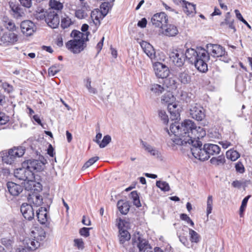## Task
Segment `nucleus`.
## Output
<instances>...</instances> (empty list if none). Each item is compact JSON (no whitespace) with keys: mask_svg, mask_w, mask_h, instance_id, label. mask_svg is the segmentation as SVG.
Wrapping results in <instances>:
<instances>
[{"mask_svg":"<svg viewBox=\"0 0 252 252\" xmlns=\"http://www.w3.org/2000/svg\"><path fill=\"white\" fill-rule=\"evenodd\" d=\"M99 158L95 157L90 158L83 166L82 169L84 170L93 164L94 162L98 160Z\"/></svg>","mask_w":252,"mask_h":252,"instance_id":"43","label":"nucleus"},{"mask_svg":"<svg viewBox=\"0 0 252 252\" xmlns=\"http://www.w3.org/2000/svg\"><path fill=\"white\" fill-rule=\"evenodd\" d=\"M170 130L171 132L173 133L175 136L174 138H180V124H172L170 126ZM172 138L171 140L173 141Z\"/></svg>","mask_w":252,"mask_h":252,"instance_id":"33","label":"nucleus"},{"mask_svg":"<svg viewBox=\"0 0 252 252\" xmlns=\"http://www.w3.org/2000/svg\"><path fill=\"white\" fill-rule=\"evenodd\" d=\"M45 237H46L45 232L44 231H42L41 232L40 234L37 237L36 240H35V239H32L34 240L35 241H37L40 243L39 241H43L45 239Z\"/></svg>","mask_w":252,"mask_h":252,"instance_id":"62","label":"nucleus"},{"mask_svg":"<svg viewBox=\"0 0 252 252\" xmlns=\"http://www.w3.org/2000/svg\"><path fill=\"white\" fill-rule=\"evenodd\" d=\"M208 48H210L211 55L214 57H225L226 53L225 49L218 44H210Z\"/></svg>","mask_w":252,"mask_h":252,"instance_id":"19","label":"nucleus"},{"mask_svg":"<svg viewBox=\"0 0 252 252\" xmlns=\"http://www.w3.org/2000/svg\"><path fill=\"white\" fill-rule=\"evenodd\" d=\"M162 29L163 30V33L165 35L169 36H175L178 32L176 27L172 25H167L166 24L162 28Z\"/></svg>","mask_w":252,"mask_h":252,"instance_id":"23","label":"nucleus"},{"mask_svg":"<svg viewBox=\"0 0 252 252\" xmlns=\"http://www.w3.org/2000/svg\"><path fill=\"white\" fill-rule=\"evenodd\" d=\"M189 115L197 121H201L205 118V112L203 107L196 103H190L189 102Z\"/></svg>","mask_w":252,"mask_h":252,"instance_id":"8","label":"nucleus"},{"mask_svg":"<svg viewBox=\"0 0 252 252\" xmlns=\"http://www.w3.org/2000/svg\"><path fill=\"white\" fill-rule=\"evenodd\" d=\"M196 131L195 124L191 120H185L180 124V138L172 139L173 143L176 145H189L192 147V142L197 141L193 140V135Z\"/></svg>","mask_w":252,"mask_h":252,"instance_id":"3","label":"nucleus"},{"mask_svg":"<svg viewBox=\"0 0 252 252\" xmlns=\"http://www.w3.org/2000/svg\"><path fill=\"white\" fill-rule=\"evenodd\" d=\"M9 121V117L3 112H0V125H5Z\"/></svg>","mask_w":252,"mask_h":252,"instance_id":"49","label":"nucleus"},{"mask_svg":"<svg viewBox=\"0 0 252 252\" xmlns=\"http://www.w3.org/2000/svg\"><path fill=\"white\" fill-rule=\"evenodd\" d=\"M202 142L199 140L192 142L190 151L193 157L201 161L208 159L211 156L218 155L220 151V147L216 144L207 143L202 147Z\"/></svg>","mask_w":252,"mask_h":252,"instance_id":"2","label":"nucleus"},{"mask_svg":"<svg viewBox=\"0 0 252 252\" xmlns=\"http://www.w3.org/2000/svg\"><path fill=\"white\" fill-rule=\"evenodd\" d=\"M141 46L144 53L150 58L152 62L157 60L156 52L152 45L147 42L143 41L141 43Z\"/></svg>","mask_w":252,"mask_h":252,"instance_id":"18","label":"nucleus"},{"mask_svg":"<svg viewBox=\"0 0 252 252\" xmlns=\"http://www.w3.org/2000/svg\"><path fill=\"white\" fill-rule=\"evenodd\" d=\"M213 208V197L212 196L209 195L208 197L207 202V214L209 215L211 213Z\"/></svg>","mask_w":252,"mask_h":252,"instance_id":"47","label":"nucleus"},{"mask_svg":"<svg viewBox=\"0 0 252 252\" xmlns=\"http://www.w3.org/2000/svg\"><path fill=\"white\" fill-rule=\"evenodd\" d=\"M183 10L187 14L189 15L195 13V5L185 0L183 1Z\"/></svg>","mask_w":252,"mask_h":252,"instance_id":"29","label":"nucleus"},{"mask_svg":"<svg viewBox=\"0 0 252 252\" xmlns=\"http://www.w3.org/2000/svg\"><path fill=\"white\" fill-rule=\"evenodd\" d=\"M132 247L129 248L128 252H149L148 250L151 248L148 241L139 235L135 236L132 238Z\"/></svg>","mask_w":252,"mask_h":252,"instance_id":"5","label":"nucleus"},{"mask_svg":"<svg viewBox=\"0 0 252 252\" xmlns=\"http://www.w3.org/2000/svg\"><path fill=\"white\" fill-rule=\"evenodd\" d=\"M61 69L60 64H55L52 66L48 69V74L51 76H54L57 73H58Z\"/></svg>","mask_w":252,"mask_h":252,"instance_id":"42","label":"nucleus"},{"mask_svg":"<svg viewBox=\"0 0 252 252\" xmlns=\"http://www.w3.org/2000/svg\"><path fill=\"white\" fill-rule=\"evenodd\" d=\"M48 12V10L44 11L43 9L38 8V10L36 11V12L34 14V17L38 20H44L46 22V15Z\"/></svg>","mask_w":252,"mask_h":252,"instance_id":"39","label":"nucleus"},{"mask_svg":"<svg viewBox=\"0 0 252 252\" xmlns=\"http://www.w3.org/2000/svg\"><path fill=\"white\" fill-rule=\"evenodd\" d=\"M7 187L9 193L13 196H18L23 191L21 186L12 182H8Z\"/></svg>","mask_w":252,"mask_h":252,"instance_id":"21","label":"nucleus"},{"mask_svg":"<svg viewBox=\"0 0 252 252\" xmlns=\"http://www.w3.org/2000/svg\"><path fill=\"white\" fill-rule=\"evenodd\" d=\"M185 54V58L191 63H194L197 70L201 72L208 70L207 62L210 60L208 52L203 48L197 47L196 49L188 48Z\"/></svg>","mask_w":252,"mask_h":252,"instance_id":"1","label":"nucleus"},{"mask_svg":"<svg viewBox=\"0 0 252 252\" xmlns=\"http://www.w3.org/2000/svg\"><path fill=\"white\" fill-rule=\"evenodd\" d=\"M171 115V119L172 120H177L180 116L179 110H175L169 111Z\"/></svg>","mask_w":252,"mask_h":252,"instance_id":"54","label":"nucleus"},{"mask_svg":"<svg viewBox=\"0 0 252 252\" xmlns=\"http://www.w3.org/2000/svg\"><path fill=\"white\" fill-rule=\"evenodd\" d=\"M179 238L180 241L186 247H189V242L188 240V239L185 236H179Z\"/></svg>","mask_w":252,"mask_h":252,"instance_id":"60","label":"nucleus"},{"mask_svg":"<svg viewBox=\"0 0 252 252\" xmlns=\"http://www.w3.org/2000/svg\"><path fill=\"white\" fill-rule=\"evenodd\" d=\"M33 203L36 206L40 205L42 203V198L40 195H35L33 196Z\"/></svg>","mask_w":252,"mask_h":252,"instance_id":"52","label":"nucleus"},{"mask_svg":"<svg viewBox=\"0 0 252 252\" xmlns=\"http://www.w3.org/2000/svg\"><path fill=\"white\" fill-rule=\"evenodd\" d=\"M111 141V137L109 135L104 136L101 142L99 144V147L103 148L105 147Z\"/></svg>","mask_w":252,"mask_h":252,"instance_id":"44","label":"nucleus"},{"mask_svg":"<svg viewBox=\"0 0 252 252\" xmlns=\"http://www.w3.org/2000/svg\"><path fill=\"white\" fill-rule=\"evenodd\" d=\"M24 166H27L33 173L42 171L45 166V162L37 159H29L24 162Z\"/></svg>","mask_w":252,"mask_h":252,"instance_id":"12","label":"nucleus"},{"mask_svg":"<svg viewBox=\"0 0 252 252\" xmlns=\"http://www.w3.org/2000/svg\"><path fill=\"white\" fill-rule=\"evenodd\" d=\"M251 195H248L243 199L241 207L240 208V216H242L243 212H244L245 208H246L248 200L251 197Z\"/></svg>","mask_w":252,"mask_h":252,"instance_id":"45","label":"nucleus"},{"mask_svg":"<svg viewBox=\"0 0 252 252\" xmlns=\"http://www.w3.org/2000/svg\"><path fill=\"white\" fill-rule=\"evenodd\" d=\"M14 176L20 180L32 182L34 179V173L28 169L27 166H24L22 163V167L16 169L14 171Z\"/></svg>","mask_w":252,"mask_h":252,"instance_id":"9","label":"nucleus"},{"mask_svg":"<svg viewBox=\"0 0 252 252\" xmlns=\"http://www.w3.org/2000/svg\"><path fill=\"white\" fill-rule=\"evenodd\" d=\"M178 79L182 84H188L191 81V76L188 70H185L179 73Z\"/></svg>","mask_w":252,"mask_h":252,"instance_id":"28","label":"nucleus"},{"mask_svg":"<svg viewBox=\"0 0 252 252\" xmlns=\"http://www.w3.org/2000/svg\"><path fill=\"white\" fill-rule=\"evenodd\" d=\"M21 4H22L24 7H30L32 5V0H19Z\"/></svg>","mask_w":252,"mask_h":252,"instance_id":"61","label":"nucleus"},{"mask_svg":"<svg viewBox=\"0 0 252 252\" xmlns=\"http://www.w3.org/2000/svg\"><path fill=\"white\" fill-rule=\"evenodd\" d=\"M20 27L22 33L27 36L32 35L36 29L34 23L29 20L22 22Z\"/></svg>","mask_w":252,"mask_h":252,"instance_id":"16","label":"nucleus"},{"mask_svg":"<svg viewBox=\"0 0 252 252\" xmlns=\"http://www.w3.org/2000/svg\"><path fill=\"white\" fill-rule=\"evenodd\" d=\"M74 246L77 247L79 249H83L84 248V243L81 239H76L74 240Z\"/></svg>","mask_w":252,"mask_h":252,"instance_id":"55","label":"nucleus"},{"mask_svg":"<svg viewBox=\"0 0 252 252\" xmlns=\"http://www.w3.org/2000/svg\"><path fill=\"white\" fill-rule=\"evenodd\" d=\"M86 41L78 39L70 40L66 43L67 48L74 54H78L83 51L86 46Z\"/></svg>","mask_w":252,"mask_h":252,"instance_id":"10","label":"nucleus"},{"mask_svg":"<svg viewBox=\"0 0 252 252\" xmlns=\"http://www.w3.org/2000/svg\"><path fill=\"white\" fill-rule=\"evenodd\" d=\"M156 186L164 191H168L170 190L169 184L165 181H158L156 182Z\"/></svg>","mask_w":252,"mask_h":252,"instance_id":"41","label":"nucleus"},{"mask_svg":"<svg viewBox=\"0 0 252 252\" xmlns=\"http://www.w3.org/2000/svg\"><path fill=\"white\" fill-rule=\"evenodd\" d=\"M1 41L7 45L13 44L18 40V36L13 32H5L0 37Z\"/></svg>","mask_w":252,"mask_h":252,"instance_id":"20","label":"nucleus"},{"mask_svg":"<svg viewBox=\"0 0 252 252\" xmlns=\"http://www.w3.org/2000/svg\"><path fill=\"white\" fill-rule=\"evenodd\" d=\"M117 207L121 213L124 215H126L128 213L130 208L128 202L123 200L118 202Z\"/></svg>","mask_w":252,"mask_h":252,"instance_id":"27","label":"nucleus"},{"mask_svg":"<svg viewBox=\"0 0 252 252\" xmlns=\"http://www.w3.org/2000/svg\"><path fill=\"white\" fill-rule=\"evenodd\" d=\"M36 217L38 220L41 224H45L48 220L47 209L44 207H40L36 210Z\"/></svg>","mask_w":252,"mask_h":252,"instance_id":"22","label":"nucleus"},{"mask_svg":"<svg viewBox=\"0 0 252 252\" xmlns=\"http://www.w3.org/2000/svg\"><path fill=\"white\" fill-rule=\"evenodd\" d=\"M86 87L88 89L90 93L96 94L97 92L95 88H93L91 86V79L89 78H87V79Z\"/></svg>","mask_w":252,"mask_h":252,"instance_id":"50","label":"nucleus"},{"mask_svg":"<svg viewBox=\"0 0 252 252\" xmlns=\"http://www.w3.org/2000/svg\"><path fill=\"white\" fill-rule=\"evenodd\" d=\"M10 170L7 168H0V176H7L10 174Z\"/></svg>","mask_w":252,"mask_h":252,"instance_id":"63","label":"nucleus"},{"mask_svg":"<svg viewBox=\"0 0 252 252\" xmlns=\"http://www.w3.org/2000/svg\"><path fill=\"white\" fill-rule=\"evenodd\" d=\"M46 22L52 29L57 28L60 23V18L57 13L55 11L48 10L46 15Z\"/></svg>","mask_w":252,"mask_h":252,"instance_id":"15","label":"nucleus"},{"mask_svg":"<svg viewBox=\"0 0 252 252\" xmlns=\"http://www.w3.org/2000/svg\"><path fill=\"white\" fill-rule=\"evenodd\" d=\"M153 68L155 74L158 78L165 79L169 75L170 71L168 67L160 62L154 63Z\"/></svg>","mask_w":252,"mask_h":252,"instance_id":"13","label":"nucleus"},{"mask_svg":"<svg viewBox=\"0 0 252 252\" xmlns=\"http://www.w3.org/2000/svg\"><path fill=\"white\" fill-rule=\"evenodd\" d=\"M49 5L50 6V8L48 10H60L63 7V4L56 0H50L49 2Z\"/></svg>","mask_w":252,"mask_h":252,"instance_id":"35","label":"nucleus"},{"mask_svg":"<svg viewBox=\"0 0 252 252\" xmlns=\"http://www.w3.org/2000/svg\"><path fill=\"white\" fill-rule=\"evenodd\" d=\"M91 228L83 227L80 229L79 233L81 235L87 237L90 235L89 230Z\"/></svg>","mask_w":252,"mask_h":252,"instance_id":"56","label":"nucleus"},{"mask_svg":"<svg viewBox=\"0 0 252 252\" xmlns=\"http://www.w3.org/2000/svg\"><path fill=\"white\" fill-rule=\"evenodd\" d=\"M2 87L5 91L8 93L12 92L13 90L12 86L6 82L3 83L2 84Z\"/></svg>","mask_w":252,"mask_h":252,"instance_id":"53","label":"nucleus"},{"mask_svg":"<svg viewBox=\"0 0 252 252\" xmlns=\"http://www.w3.org/2000/svg\"><path fill=\"white\" fill-rule=\"evenodd\" d=\"M11 10L13 11L14 17L17 19H19L25 15L23 9L18 6H13Z\"/></svg>","mask_w":252,"mask_h":252,"instance_id":"38","label":"nucleus"},{"mask_svg":"<svg viewBox=\"0 0 252 252\" xmlns=\"http://www.w3.org/2000/svg\"><path fill=\"white\" fill-rule=\"evenodd\" d=\"M189 232L190 237L189 239L191 243H198L200 242L201 239L200 236L196 231L189 228Z\"/></svg>","mask_w":252,"mask_h":252,"instance_id":"31","label":"nucleus"},{"mask_svg":"<svg viewBox=\"0 0 252 252\" xmlns=\"http://www.w3.org/2000/svg\"><path fill=\"white\" fill-rule=\"evenodd\" d=\"M226 156L231 161H235L240 157V155L237 151L230 149L226 152Z\"/></svg>","mask_w":252,"mask_h":252,"instance_id":"34","label":"nucleus"},{"mask_svg":"<svg viewBox=\"0 0 252 252\" xmlns=\"http://www.w3.org/2000/svg\"><path fill=\"white\" fill-rule=\"evenodd\" d=\"M234 19H231V18L227 16L226 17L224 21L221 22L220 25L221 26H223L224 25L227 26L229 29L233 30V32H235L236 31V29L234 25Z\"/></svg>","mask_w":252,"mask_h":252,"instance_id":"32","label":"nucleus"},{"mask_svg":"<svg viewBox=\"0 0 252 252\" xmlns=\"http://www.w3.org/2000/svg\"><path fill=\"white\" fill-rule=\"evenodd\" d=\"M75 15L79 19H83L85 17L86 13L83 10L79 9L76 11Z\"/></svg>","mask_w":252,"mask_h":252,"instance_id":"59","label":"nucleus"},{"mask_svg":"<svg viewBox=\"0 0 252 252\" xmlns=\"http://www.w3.org/2000/svg\"><path fill=\"white\" fill-rule=\"evenodd\" d=\"M150 90L156 95H159L165 91V89L162 85L153 84L150 86Z\"/></svg>","mask_w":252,"mask_h":252,"instance_id":"30","label":"nucleus"},{"mask_svg":"<svg viewBox=\"0 0 252 252\" xmlns=\"http://www.w3.org/2000/svg\"><path fill=\"white\" fill-rule=\"evenodd\" d=\"M40 247V243L32 238H26L22 245H20L10 252H32Z\"/></svg>","mask_w":252,"mask_h":252,"instance_id":"7","label":"nucleus"},{"mask_svg":"<svg viewBox=\"0 0 252 252\" xmlns=\"http://www.w3.org/2000/svg\"><path fill=\"white\" fill-rule=\"evenodd\" d=\"M141 144L142 146V147L145 149V151H146L148 153H149L150 151L154 147L149 144H148V143H147L146 142H145L142 140H141Z\"/></svg>","mask_w":252,"mask_h":252,"instance_id":"58","label":"nucleus"},{"mask_svg":"<svg viewBox=\"0 0 252 252\" xmlns=\"http://www.w3.org/2000/svg\"><path fill=\"white\" fill-rule=\"evenodd\" d=\"M90 32H87L85 33H82L77 30H73L70 34V36L73 39H78L88 41L89 40L88 35Z\"/></svg>","mask_w":252,"mask_h":252,"instance_id":"24","label":"nucleus"},{"mask_svg":"<svg viewBox=\"0 0 252 252\" xmlns=\"http://www.w3.org/2000/svg\"><path fill=\"white\" fill-rule=\"evenodd\" d=\"M21 212L23 217L28 220H32L34 216L33 206L27 203H23L21 206Z\"/></svg>","mask_w":252,"mask_h":252,"instance_id":"17","label":"nucleus"},{"mask_svg":"<svg viewBox=\"0 0 252 252\" xmlns=\"http://www.w3.org/2000/svg\"><path fill=\"white\" fill-rule=\"evenodd\" d=\"M130 197L133 199V204L136 207H139L141 206L137 191H132L130 194Z\"/></svg>","mask_w":252,"mask_h":252,"instance_id":"40","label":"nucleus"},{"mask_svg":"<svg viewBox=\"0 0 252 252\" xmlns=\"http://www.w3.org/2000/svg\"><path fill=\"white\" fill-rule=\"evenodd\" d=\"M195 130H196V131L193 135V140H197L196 139H199L200 137H203L206 135L205 130L202 127H197L195 126Z\"/></svg>","mask_w":252,"mask_h":252,"instance_id":"36","label":"nucleus"},{"mask_svg":"<svg viewBox=\"0 0 252 252\" xmlns=\"http://www.w3.org/2000/svg\"><path fill=\"white\" fill-rule=\"evenodd\" d=\"M158 116L164 124H167L168 123L169 121L168 117L164 110H158Z\"/></svg>","mask_w":252,"mask_h":252,"instance_id":"46","label":"nucleus"},{"mask_svg":"<svg viewBox=\"0 0 252 252\" xmlns=\"http://www.w3.org/2000/svg\"><path fill=\"white\" fill-rule=\"evenodd\" d=\"M71 24V21L69 18H64L61 21V27L63 29L67 28L69 27Z\"/></svg>","mask_w":252,"mask_h":252,"instance_id":"51","label":"nucleus"},{"mask_svg":"<svg viewBox=\"0 0 252 252\" xmlns=\"http://www.w3.org/2000/svg\"><path fill=\"white\" fill-rule=\"evenodd\" d=\"M236 170L240 173H243L245 172V168L242 162H238L235 164Z\"/></svg>","mask_w":252,"mask_h":252,"instance_id":"57","label":"nucleus"},{"mask_svg":"<svg viewBox=\"0 0 252 252\" xmlns=\"http://www.w3.org/2000/svg\"><path fill=\"white\" fill-rule=\"evenodd\" d=\"M117 226L119 230V239L120 244L125 247L126 243L128 242L130 239V235L127 230L125 229L129 227V222L121 218L117 220Z\"/></svg>","mask_w":252,"mask_h":252,"instance_id":"6","label":"nucleus"},{"mask_svg":"<svg viewBox=\"0 0 252 252\" xmlns=\"http://www.w3.org/2000/svg\"><path fill=\"white\" fill-rule=\"evenodd\" d=\"M169 57L175 65L181 67L184 65L185 61V54L181 49L173 50L170 53Z\"/></svg>","mask_w":252,"mask_h":252,"instance_id":"11","label":"nucleus"},{"mask_svg":"<svg viewBox=\"0 0 252 252\" xmlns=\"http://www.w3.org/2000/svg\"><path fill=\"white\" fill-rule=\"evenodd\" d=\"M2 26L9 31H14L16 30V25L12 19L7 17H3L2 20Z\"/></svg>","mask_w":252,"mask_h":252,"instance_id":"25","label":"nucleus"},{"mask_svg":"<svg viewBox=\"0 0 252 252\" xmlns=\"http://www.w3.org/2000/svg\"><path fill=\"white\" fill-rule=\"evenodd\" d=\"M108 5V3L105 2L102 3L100 6L101 13L103 15V17L105 16L108 12L109 9Z\"/></svg>","mask_w":252,"mask_h":252,"instance_id":"48","label":"nucleus"},{"mask_svg":"<svg viewBox=\"0 0 252 252\" xmlns=\"http://www.w3.org/2000/svg\"><path fill=\"white\" fill-rule=\"evenodd\" d=\"M147 23V21L146 19L145 18H143L138 22L137 25L138 27L143 28L146 27Z\"/></svg>","mask_w":252,"mask_h":252,"instance_id":"64","label":"nucleus"},{"mask_svg":"<svg viewBox=\"0 0 252 252\" xmlns=\"http://www.w3.org/2000/svg\"><path fill=\"white\" fill-rule=\"evenodd\" d=\"M168 21L167 15L164 12L155 14L151 19V22L156 27L162 28L165 25Z\"/></svg>","mask_w":252,"mask_h":252,"instance_id":"14","label":"nucleus"},{"mask_svg":"<svg viewBox=\"0 0 252 252\" xmlns=\"http://www.w3.org/2000/svg\"><path fill=\"white\" fill-rule=\"evenodd\" d=\"M14 242V239L11 236L3 237L0 239V243L3 246L5 247L7 250L12 248Z\"/></svg>","mask_w":252,"mask_h":252,"instance_id":"26","label":"nucleus"},{"mask_svg":"<svg viewBox=\"0 0 252 252\" xmlns=\"http://www.w3.org/2000/svg\"><path fill=\"white\" fill-rule=\"evenodd\" d=\"M174 99L172 94L170 92H167L162 96L161 102L162 104H167L168 105L170 103L172 102Z\"/></svg>","mask_w":252,"mask_h":252,"instance_id":"37","label":"nucleus"},{"mask_svg":"<svg viewBox=\"0 0 252 252\" xmlns=\"http://www.w3.org/2000/svg\"><path fill=\"white\" fill-rule=\"evenodd\" d=\"M25 152V149L22 147H14L4 151L2 153V160L4 163L13 165L18 162Z\"/></svg>","mask_w":252,"mask_h":252,"instance_id":"4","label":"nucleus"}]
</instances>
